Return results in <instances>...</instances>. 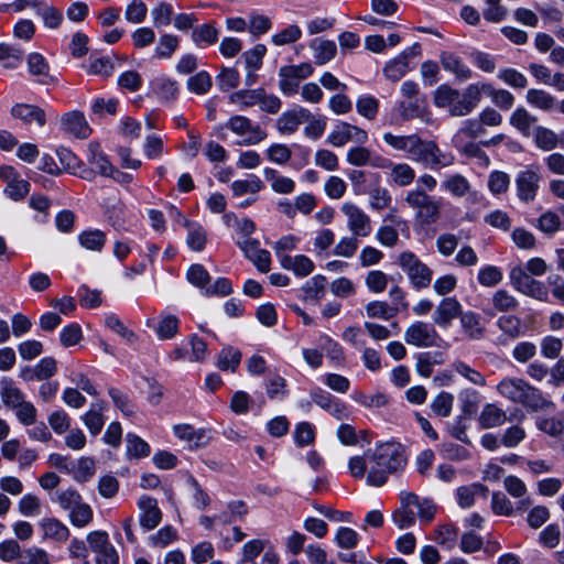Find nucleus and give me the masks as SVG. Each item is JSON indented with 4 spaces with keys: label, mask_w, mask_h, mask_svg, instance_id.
<instances>
[{
    "label": "nucleus",
    "mask_w": 564,
    "mask_h": 564,
    "mask_svg": "<svg viewBox=\"0 0 564 564\" xmlns=\"http://www.w3.org/2000/svg\"><path fill=\"white\" fill-rule=\"evenodd\" d=\"M173 432L178 440L186 442L189 447L203 446L208 441L206 430H196L189 424H177L173 427Z\"/></svg>",
    "instance_id": "obj_30"
},
{
    "label": "nucleus",
    "mask_w": 564,
    "mask_h": 564,
    "mask_svg": "<svg viewBox=\"0 0 564 564\" xmlns=\"http://www.w3.org/2000/svg\"><path fill=\"white\" fill-rule=\"evenodd\" d=\"M506 420V412L492 403L485 404L478 417V422L482 429L500 426Z\"/></svg>",
    "instance_id": "obj_38"
},
{
    "label": "nucleus",
    "mask_w": 564,
    "mask_h": 564,
    "mask_svg": "<svg viewBox=\"0 0 564 564\" xmlns=\"http://www.w3.org/2000/svg\"><path fill=\"white\" fill-rule=\"evenodd\" d=\"M314 72L310 63L286 65L279 69V89L284 96H293L299 91L300 82L308 78Z\"/></svg>",
    "instance_id": "obj_9"
},
{
    "label": "nucleus",
    "mask_w": 564,
    "mask_h": 564,
    "mask_svg": "<svg viewBox=\"0 0 564 564\" xmlns=\"http://www.w3.org/2000/svg\"><path fill=\"white\" fill-rule=\"evenodd\" d=\"M26 63L29 73L36 77L37 84L50 86L58 83L57 77L50 73V65L42 54L36 52L29 54Z\"/></svg>",
    "instance_id": "obj_22"
},
{
    "label": "nucleus",
    "mask_w": 564,
    "mask_h": 564,
    "mask_svg": "<svg viewBox=\"0 0 564 564\" xmlns=\"http://www.w3.org/2000/svg\"><path fill=\"white\" fill-rule=\"evenodd\" d=\"M186 279L205 295V291L210 284V275L204 265L199 263L192 264L186 272Z\"/></svg>",
    "instance_id": "obj_55"
},
{
    "label": "nucleus",
    "mask_w": 564,
    "mask_h": 564,
    "mask_svg": "<svg viewBox=\"0 0 564 564\" xmlns=\"http://www.w3.org/2000/svg\"><path fill=\"white\" fill-rule=\"evenodd\" d=\"M127 455L130 458H142L150 454V445L135 434L128 433L126 436Z\"/></svg>",
    "instance_id": "obj_57"
},
{
    "label": "nucleus",
    "mask_w": 564,
    "mask_h": 564,
    "mask_svg": "<svg viewBox=\"0 0 564 564\" xmlns=\"http://www.w3.org/2000/svg\"><path fill=\"white\" fill-rule=\"evenodd\" d=\"M0 397L3 404L14 410L25 401L24 393L10 379H2Z\"/></svg>",
    "instance_id": "obj_42"
},
{
    "label": "nucleus",
    "mask_w": 564,
    "mask_h": 564,
    "mask_svg": "<svg viewBox=\"0 0 564 564\" xmlns=\"http://www.w3.org/2000/svg\"><path fill=\"white\" fill-rule=\"evenodd\" d=\"M441 189L454 197H464L470 192L471 185L462 174H446L441 182Z\"/></svg>",
    "instance_id": "obj_33"
},
{
    "label": "nucleus",
    "mask_w": 564,
    "mask_h": 564,
    "mask_svg": "<svg viewBox=\"0 0 564 564\" xmlns=\"http://www.w3.org/2000/svg\"><path fill=\"white\" fill-rule=\"evenodd\" d=\"M527 102L543 111H552L557 105L556 98L544 89L531 88L525 95Z\"/></svg>",
    "instance_id": "obj_36"
},
{
    "label": "nucleus",
    "mask_w": 564,
    "mask_h": 564,
    "mask_svg": "<svg viewBox=\"0 0 564 564\" xmlns=\"http://www.w3.org/2000/svg\"><path fill=\"white\" fill-rule=\"evenodd\" d=\"M399 497L400 507L392 513V521L399 529L403 530L415 524V512L410 503L416 502V494L401 491Z\"/></svg>",
    "instance_id": "obj_20"
},
{
    "label": "nucleus",
    "mask_w": 564,
    "mask_h": 564,
    "mask_svg": "<svg viewBox=\"0 0 564 564\" xmlns=\"http://www.w3.org/2000/svg\"><path fill=\"white\" fill-rule=\"evenodd\" d=\"M487 492L488 488L479 482L458 487L456 490L457 503L464 509L470 508L477 494L486 495Z\"/></svg>",
    "instance_id": "obj_53"
},
{
    "label": "nucleus",
    "mask_w": 564,
    "mask_h": 564,
    "mask_svg": "<svg viewBox=\"0 0 564 564\" xmlns=\"http://www.w3.org/2000/svg\"><path fill=\"white\" fill-rule=\"evenodd\" d=\"M62 129L76 138L85 139L90 134V128L79 111L64 113L61 118Z\"/></svg>",
    "instance_id": "obj_26"
},
{
    "label": "nucleus",
    "mask_w": 564,
    "mask_h": 564,
    "mask_svg": "<svg viewBox=\"0 0 564 564\" xmlns=\"http://www.w3.org/2000/svg\"><path fill=\"white\" fill-rule=\"evenodd\" d=\"M368 133L364 129L348 122H339L328 134L327 142L336 148L344 147L347 142L366 143Z\"/></svg>",
    "instance_id": "obj_13"
},
{
    "label": "nucleus",
    "mask_w": 564,
    "mask_h": 564,
    "mask_svg": "<svg viewBox=\"0 0 564 564\" xmlns=\"http://www.w3.org/2000/svg\"><path fill=\"white\" fill-rule=\"evenodd\" d=\"M241 360V352L234 347H224L217 358V367L223 370H231L235 371L239 366Z\"/></svg>",
    "instance_id": "obj_58"
},
{
    "label": "nucleus",
    "mask_w": 564,
    "mask_h": 564,
    "mask_svg": "<svg viewBox=\"0 0 564 564\" xmlns=\"http://www.w3.org/2000/svg\"><path fill=\"white\" fill-rule=\"evenodd\" d=\"M497 391L501 397L532 411L543 410L552 404L538 388L521 378H503L497 384Z\"/></svg>",
    "instance_id": "obj_3"
},
{
    "label": "nucleus",
    "mask_w": 564,
    "mask_h": 564,
    "mask_svg": "<svg viewBox=\"0 0 564 564\" xmlns=\"http://www.w3.org/2000/svg\"><path fill=\"white\" fill-rule=\"evenodd\" d=\"M509 121L518 131L528 135L536 122V117L532 116L524 107H518L511 113Z\"/></svg>",
    "instance_id": "obj_52"
},
{
    "label": "nucleus",
    "mask_w": 564,
    "mask_h": 564,
    "mask_svg": "<svg viewBox=\"0 0 564 564\" xmlns=\"http://www.w3.org/2000/svg\"><path fill=\"white\" fill-rule=\"evenodd\" d=\"M340 209L347 218V227L351 235L365 238L371 234V219L360 207L354 203L346 202L341 205Z\"/></svg>",
    "instance_id": "obj_12"
},
{
    "label": "nucleus",
    "mask_w": 564,
    "mask_h": 564,
    "mask_svg": "<svg viewBox=\"0 0 564 564\" xmlns=\"http://www.w3.org/2000/svg\"><path fill=\"white\" fill-rule=\"evenodd\" d=\"M382 139L392 149L404 152L411 161L431 170L451 166L455 161L452 153L441 151L434 141L423 140L417 134L395 135L386 132Z\"/></svg>",
    "instance_id": "obj_1"
},
{
    "label": "nucleus",
    "mask_w": 564,
    "mask_h": 564,
    "mask_svg": "<svg viewBox=\"0 0 564 564\" xmlns=\"http://www.w3.org/2000/svg\"><path fill=\"white\" fill-rule=\"evenodd\" d=\"M138 507L140 509L139 522L144 531H151L160 524L162 512L156 499L143 495L138 500Z\"/></svg>",
    "instance_id": "obj_19"
},
{
    "label": "nucleus",
    "mask_w": 564,
    "mask_h": 564,
    "mask_svg": "<svg viewBox=\"0 0 564 564\" xmlns=\"http://www.w3.org/2000/svg\"><path fill=\"white\" fill-rule=\"evenodd\" d=\"M24 51L19 45L0 43V64L9 69L17 68L23 61Z\"/></svg>",
    "instance_id": "obj_47"
},
{
    "label": "nucleus",
    "mask_w": 564,
    "mask_h": 564,
    "mask_svg": "<svg viewBox=\"0 0 564 564\" xmlns=\"http://www.w3.org/2000/svg\"><path fill=\"white\" fill-rule=\"evenodd\" d=\"M310 47L314 52V58L317 65H325L335 57L337 52L334 41L323 39H314Z\"/></svg>",
    "instance_id": "obj_43"
},
{
    "label": "nucleus",
    "mask_w": 564,
    "mask_h": 564,
    "mask_svg": "<svg viewBox=\"0 0 564 564\" xmlns=\"http://www.w3.org/2000/svg\"><path fill=\"white\" fill-rule=\"evenodd\" d=\"M228 101L240 111L257 105L261 111L270 115L278 113L282 107L281 99L274 94H268L262 87L236 90L229 95Z\"/></svg>",
    "instance_id": "obj_4"
},
{
    "label": "nucleus",
    "mask_w": 564,
    "mask_h": 564,
    "mask_svg": "<svg viewBox=\"0 0 564 564\" xmlns=\"http://www.w3.org/2000/svg\"><path fill=\"white\" fill-rule=\"evenodd\" d=\"M225 128L240 137L237 144L242 147L257 145L267 138V132L258 123L242 115L231 116L225 122Z\"/></svg>",
    "instance_id": "obj_7"
},
{
    "label": "nucleus",
    "mask_w": 564,
    "mask_h": 564,
    "mask_svg": "<svg viewBox=\"0 0 564 564\" xmlns=\"http://www.w3.org/2000/svg\"><path fill=\"white\" fill-rule=\"evenodd\" d=\"M462 313L463 306L455 296L444 297L433 313V322L441 328H448Z\"/></svg>",
    "instance_id": "obj_18"
},
{
    "label": "nucleus",
    "mask_w": 564,
    "mask_h": 564,
    "mask_svg": "<svg viewBox=\"0 0 564 564\" xmlns=\"http://www.w3.org/2000/svg\"><path fill=\"white\" fill-rule=\"evenodd\" d=\"M460 326L465 335L471 340L480 339L485 334L481 316L474 311H466L459 317Z\"/></svg>",
    "instance_id": "obj_31"
},
{
    "label": "nucleus",
    "mask_w": 564,
    "mask_h": 564,
    "mask_svg": "<svg viewBox=\"0 0 564 564\" xmlns=\"http://www.w3.org/2000/svg\"><path fill=\"white\" fill-rule=\"evenodd\" d=\"M534 142L543 151H551L558 145V134L545 127L535 129Z\"/></svg>",
    "instance_id": "obj_63"
},
{
    "label": "nucleus",
    "mask_w": 564,
    "mask_h": 564,
    "mask_svg": "<svg viewBox=\"0 0 564 564\" xmlns=\"http://www.w3.org/2000/svg\"><path fill=\"white\" fill-rule=\"evenodd\" d=\"M51 500L57 503L63 510L69 512L82 500L80 494L75 489L58 490L51 496Z\"/></svg>",
    "instance_id": "obj_56"
},
{
    "label": "nucleus",
    "mask_w": 564,
    "mask_h": 564,
    "mask_svg": "<svg viewBox=\"0 0 564 564\" xmlns=\"http://www.w3.org/2000/svg\"><path fill=\"white\" fill-rule=\"evenodd\" d=\"M326 278L316 274L308 279L301 288L304 301L318 302L325 295Z\"/></svg>",
    "instance_id": "obj_39"
},
{
    "label": "nucleus",
    "mask_w": 564,
    "mask_h": 564,
    "mask_svg": "<svg viewBox=\"0 0 564 564\" xmlns=\"http://www.w3.org/2000/svg\"><path fill=\"white\" fill-rule=\"evenodd\" d=\"M231 192L235 197L246 194L257 195L264 184L256 174H249L246 178L236 180L231 183Z\"/></svg>",
    "instance_id": "obj_41"
},
{
    "label": "nucleus",
    "mask_w": 564,
    "mask_h": 564,
    "mask_svg": "<svg viewBox=\"0 0 564 564\" xmlns=\"http://www.w3.org/2000/svg\"><path fill=\"white\" fill-rule=\"evenodd\" d=\"M541 175L536 170L520 171L516 177L517 195L522 202H532L540 186Z\"/></svg>",
    "instance_id": "obj_17"
},
{
    "label": "nucleus",
    "mask_w": 564,
    "mask_h": 564,
    "mask_svg": "<svg viewBox=\"0 0 564 564\" xmlns=\"http://www.w3.org/2000/svg\"><path fill=\"white\" fill-rule=\"evenodd\" d=\"M106 409L105 401L99 400L93 402L89 410L82 415V421L91 435H98L101 432L105 425L104 412Z\"/></svg>",
    "instance_id": "obj_28"
},
{
    "label": "nucleus",
    "mask_w": 564,
    "mask_h": 564,
    "mask_svg": "<svg viewBox=\"0 0 564 564\" xmlns=\"http://www.w3.org/2000/svg\"><path fill=\"white\" fill-rule=\"evenodd\" d=\"M87 162L104 177L112 175L115 167L97 142L87 145Z\"/></svg>",
    "instance_id": "obj_24"
},
{
    "label": "nucleus",
    "mask_w": 564,
    "mask_h": 564,
    "mask_svg": "<svg viewBox=\"0 0 564 564\" xmlns=\"http://www.w3.org/2000/svg\"><path fill=\"white\" fill-rule=\"evenodd\" d=\"M397 263L406 274L411 286L416 290L427 289L433 279V270L425 264L414 252L402 251L397 258Z\"/></svg>",
    "instance_id": "obj_6"
},
{
    "label": "nucleus",
    "mask_w": 564,
    "mask_h": 564,
    "mask_svg": "<svg viewBox=\"0 0 564 564\" xmlns=\"http://www.w3.org/2000/svg\"><path fill=\"white\" fill-rule=\"evenodd\" d=\"M89 549L96 554V564H119V554L105 531H93L87 535Z\"/></svg>",
    "instance_id": "obj_10"
},
{
    "label": "nucleus",
    "mask_w": 564,
    "mask_h": 564,
    "mask_svg": "<svg viewBox=\"0 0 564 564\" xmlns=\"http://www.w3.org/2000/svg\"><path fill=\"white\" fill-rule=\"evenodd\" d=\"M180 39L172 33L160 35L158 44L154 48V57L159 59H170L174 52L178 48Z\"/></svg>",
    "instance_id": "obj_50"
},
{
    "label": "nucleus",
    "mask_w": 564,
    "mask_h": 564,
    "mask_svg": "<svg viewBox=\"0 0 564 564\" xmlns=\"http://www.w3.org/2000/svg\"><path fill=\"white\" fill-rule=\"evenodd\" d=\"M263 175L270 183L272 191L278 194H291L295 189V182L291 177L281 175L274 169L265 167Z\"/></svg>",
    "instance_id": "obj_37"
},
{
    "label": "nucleus",
    "mask_w": 564,
    "mask_h": 564,
    "mask_svg": "<svg viewBox=\"0 0 564 564\" xmlns=\"http://www.w3.org/2000/svg\"><path fill=\"white\" fill-rule=\"evenodd\" d=\"M389 176L394 185L405 187L415 180V171L408 163H392Z\"/></svg>",
    "instance_id": "obj_45"
},
{
    "label": "nucleus",
    "mask_w": 564,
    "mask_h": 564,
    "mask_svg": "<svg viewBox=\"0 0 564 564\" xmlns=\"http://www.w3.org/2000/svg\"><path fill=\"white\" fill-rule=\"evenodd\" d=\"M152 23L155 28H163L171 24L174 18V8L166 1L158 2L151 9Z\"/></svg>",
    "instance_id": "obj_54"
},
{
    "label": "nucleus",
    "mask_w": 564,
    "mask_h": 564,
    "mask_svg": "<svg viewBox=\"0 0 564 564\" xmlns=\"http://www.w3.org/2000/svg\"><path fill=\"white\" fill-rule=\"evenodd\" d=\"M91 507L83 500L68 512L70 523L76 528H85L93 520Z\"/></svg>",
    "instance_id": "obj_60"
},
{
    "label": "nucleus",
    "mask_w": 564,
    "mask_h": 564,
    "mask_svg": "<svg viewBox=\"0 0 564 564\" xmlns=\"http://www.w3.org/2000/svg\"><path fill=\"white\" fill-rule=\"evenodd\" d=\"M440 339L434 326L421 321L412 323L404 332L405 343L420 348L435 347Z\"/></svg>",
    "instance_id": "obj_11"
},
{
    "label": "nucleus",
    "mask_w": 564,
    "mask_h": 564,
    "mask_svg": "<svg viewBox=\"0 0 564 564\" xmlns=\"http://www.w3.org/2000/svg\"><path fill=\"white\" fill-rule=\"evenodd\" d=\"M35 14L43 20L44 25L48 29H57L63 21L62 11L44 0L40 1Z\"/></svg>",
    "instance_id": "obj_51"
},
{
    "label": "nucleus",
    "mask_w": 564,
    "mask_h": 564,
    "mask_svg": "<svg viewBox=\"0 0 564 564\" xmlns=\"http://www.w3.org/2000/svg\"><path fill=\"white\" fill-rule=\"evenodd\" d=\"M247 514V505L241 500H235L227 503L226 510L218 513L217 519L221 524H230L237 520H242Z\"/></svg>",
    "instance_id": "obj_49"
},
{
    "label": "nucleus",
    "mask_w": 564,
    "mask_h": 564,
    "mask_svg": "<svg viewBox=\"0 0 564 564\" xmlns=\"http://www.w3.org/2000/svg\"><path fill=\"white\" fill-rule=\"evenodd\" d=\"M420 53L421 45L419 43H414L412 46L405 48L397 57L386 64L383 68L384 76L393 82L400 80L410 70V57L416 56Z\"/></svg>",
    "instance_id": "obj_15"
},
{
    "label": "nucleus",
    "mask_w": 564,
    "mask_h": 564,
    "mask_svg": "<svg viewBox=\"0 0 564 564\" xmlns=\"http://www.w3.org/2000/svg\"><path fill=\"white\" fill-rule=\"evenodd\" d=\"M175 215L178 217V220L187 227V236H186V245L187 247L195 251L199 252L205 248L207 242V236L205 229L197 223H189L180 210L175 209Z\"/></svg>",
    "instance_id": "obj_25"
},
{
    "label": "nucleus",
    "mask_w": 564,
    "mask_h": 564,
    "mask_svg": "<svg viewBox=\"0 0 564 564\" xmlns=\"http://www.w3.org/2000/svg\"><path fill=\"white\" fill-rule=\"evenodd\" d=\"M191 37L197 47L205 48L217 43L219 30L209 23L200 24L193 29Z\"/></svg>",
    "instance_id": "obj_35"
},
{
    "label": "nucleus",
    "mask_w": 564,
    "mask_h": 564,
    "mask_svg": "<svg viewBox=\"0 0 564 564\" xmlns=\"http://www.w3.org/2000/svg\"><path fill=\"white\" fill-rule=\"evenodd\" d=\"M11 116L22 120L24 123L35 121L40 127L46 122L45 112L42 108L30 104H15L11 108Z\"/></svg>",
    "instance_id": "obj_29"
},
{
    "label": "nucleus",
    "mask_w": 564,
    "mask_h": 564,
    "mask_svg": "<svg viewBox=\"0 0 564 564\" xmlns=\"http://www.w3.org/2000/svg\"><path fill=\"white\" fill-rule=\"evenodd\" d=\"M404 202L414 210L415 220L423 226H431L441 217L442 200L429 195L422 188L409 191Z\"/></svg>",
    "instance_id": "obj_5"
},
{
    "label": "nucleus",
    "mask_w": 564,
    "mask_h": 564,
    "mask_svg": "<svg viewBox=\"0 0 564 564\" xmlns=\"http://www.w3.org/2000/svg\"><path fill=\"white\" fill-rule=\"evenodd\" d=\"M212 85V77L206 70H200L187 79V89L196 95L207 94Z\"/></svg>",
    "instance_id": "obj_64"
},
{
    "label": "nucleus",
    "mask_w": 564,
    "mask_h": 564,
    "mask_svg": "<svg viewBox=\"0 0 564 564\" xmlns=\"http://www.w3.org/2000/svg\"><path fill=\"white\" fill-rule=\"evenodd\" d=\"M312 113L308 109L296 107L283 112L276 120V129L281 134L289 135L294 133L299 127L308 121Z\"/></svg>",
    "instance_id": "obj_21"
},
{
    "label": "nucleus",
    "mask_w": 564,
    "mask_h": 564,
    "mask_svg": "<svg viewBox=\"0 0 564 564\" xmlns=\"http://www.w3.org/2000/svg\"><path fill=\"white\" fill-rule=\"evenodd\" d=\"M181 321L172 314H161L154 332L159 339L169 340L178 334Z\"/></svg>",
    "instance_id": "obj_40"
},
{
    "label": "nucleus",
    "mask_w": 564,
    "mask_h": 564,
    "mask_svg": "<svg viewBox=\"0 0 564 564\" xmlns=\"http://www.w3.org/2000/svg\"><path fill=\"white\" fill-rule=\"evenodd\" d=\"M40 527L45 539L62 543L68 540L69 529L56 518H43Z\"/></svg>",
    "instance_id": "obj_34"
},
{
    "label": "nucleus",
    "mask_w": 564,
    "mask_h": 564,
    "mask_svg": "<svg viewBox=\"0 0 564 564\" xmlns=\"http://www.w3.org/2000/svg\"><path fill=\"white\" fill-rule=\"evenodd\" d=\"M245 257L249 259L257 269L267 273L270 271L271 254L268 250L260 248V242L253 238H246L237 242Z\"/></svg>",
    "instance_id": "obj_16"
},
{
    "label": "nucleus",
    "mask_w": 564,
    "mask_h": 564,
    "mask_svg": "<svg viewBox=\"0 0 564 564\" xmlns=\"http://www.w3.org/2000/svg\"><path fill=\"white\" fill-rule=\"evenodd\" d=\"M107 241L106 234L100 229L84 230L78 235L79 245L90 251H101Z\"/></svg>",
    "instance_id": "obj_48"
},
{
    "label": "nucleus",
    "mask_w": 564,
    "mask_h": 564,
    "mask_svg": "<svg viewBox=\"0 0 564 564\" xmlns=\"http://www.w3.org/2000/svg\"><path fill=\"white\" fill-rule=\"evenodd\" d=\"M489 83H474L468 85L460 94V104L453 110L454 117L469 115L480 102L482 95L488 96Z\"/></svg>",
    "instance_id": "obj_14"
},
{
    "label": "nucleus",
    "mask_w": 564,
    "mask_h": 564,
    "mask_svg": "<svg viewBox=\"0 0 564 564\" xmlns=\"http://www.w3.org/2000/svg\"><path fill=\"white\" fill-rule=\"evenodd\" d=\"M105 324L110 330L121 336L128 344L132 345L138 340L137 334L129 329L117 315L108 314L105 317Z\"/></svg>",
    "instance_id": "obj_61"
},
{
    "label": "nucleus",
    "mask_w": 564,
    "mask_h": 564,
    "mask_svg": "<svg viewBox=\"0 0 564 564\" xmlns=\"http://www.w3.org/2000/svg\"><path fill=\"white\" fill-rule=\"evenodd\" d=\"M509 278L511 285L518 292L538 301H547L549 292L544 283L534 280L522 267L512 268Z\"/></svg>",
    "instance_id": "obj_8"
},
{
    "label": "nucleus",
    "mask_w": 564,
    "mask_h": 564,
    "mask_svg": "<svg viewBox=\"0 0 564 564\" xmlns=\"http://www.w3.org/2000/svg\"><path fill=\"white\" fill-rule=\"evenodd\" d=\"M442 67L453 74L460 82L473 78V70L463 62V59L452 52H442L440 55Z\"/></svg>",
    "instance_id": "obj_23"
},
{
    "label": "nucleus",
    "mask_w": 564,
    "mask_h": 564,
    "mask_svg": "<svg viewBox=\"0 0 564 564\" xmlns=\"http://www.w3.org/2000/svg\"><path fill=\"white\" fill-rule=\"evenodd\" d=\"M366 313L369 318L389 321L398 314V307H391L383 301H371L366 305Z\"/></svg>",
    "instance_id": "obj_59"
},
{
    "label": "nucleus",
    "mask_w": 564,
    "mask_h": 564,
    "mask_svg": "<svg viewBox=\"0 0 564 564\" xmlns=\"http://www.w3.org/2000/svg\"><path fill=\"white\" fill-rule=\"evenodd\" d=\"M280 265L299 278L308 276L315 269L313 260L305 254L281 256Z\"/></svg>",
    "instance_id": "obj_27"
},
{
    "label": "nucleus",
    "mask_w": 564,
    "mask_h": 564,
    "mask_svg": "<svg viewBox=\"0 0 564 564\" xmlns=\"http://www.w3.org/2000/svg\"><path fill=\"white\" fill-rule=\"evenodd\" d=\"M405 465L406 458L400 444H379L368 453L367 484L375 487L383 486L389 475L403 469Z\"/></svg>",
    "instance_id": "obj_2"
},
{
    "label": "nucleus",
    "mask_w": 564,
    "mask_h": 564,
    "mask_svg": "<svg viewBox=\"0 0 564 564\" xmlns=\"http://www.w3.org/2000/svg\"><path fill=\"white\" fill-rule=\"evenodd\" d=\"M153 93L158 96V98L162 101H173L177 98L178 95V84L176 80L160 77L156 78L153 84Z\"/></svg>",
    "instance_id": "obj_44"
},
{
    "label": "nucleus",
    "mask_w": 564,
    "mask_h": 564,
    "mask_svg": "<svg viewBox=\"0 0 564 564\" xmlns=\"http://www.w3.org/2000/svg\"><path fill=\"white\" fill-rule=\"evenodd\" d=\"M96 471V464L91 457H80L72 463L70 471L73 478L78 482H86L93 478Z\"/></svg>",
    "instance_id": "obj_46"
},
{
    "label": "nucleus",
    "mask_w": 564,
    "mask_h": 564,
    "mask_svg": "<svg viewBox=\"0 0 564 564\" xmlns=\"http://www.w3.org/2000/svg\"><path fill=\"white\" fill-rule=\"evenodd\" d=\"M497 77L514 89H524L528 86L525 75L512 67L501 68Z\"/></svg>",
    "instance_id": "obj_62"
},
{
    "label": "nucleus",
    "mask_w": 564,
    "mask_h": 564,
    "mask_svg": "<svg viewBox=\"0 0 564 564\" xmlns=\"http://www.w3.org/2000/svg\"><path fill=\"white\" fill-rule=\"evenodd\" d=\"M434 104L438 108H446L451 116L454 117L453 110L460 104L459 90L443 84L438 86L434 93Z\"/></svg>",
    "instance_id": "obj_32"
}]
</instances>
